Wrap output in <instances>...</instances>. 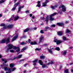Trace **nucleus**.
Wrapping results in <instances>:
<instances>
[{
	"label": "nucleus",
	"mask_w": 73,
	"mask_h": 73,
	"mask_svg": "<svg viewBox=\"0 0 73 73\" xmlns=\"http://www.w3.org/2000/svg\"><path fill=\"white\" fill-rule=\"evenodd\" d=\"M8 49H14L15 50L16 49H17V52H18V54H19L20 52H19L20 50V48L19 47H14L13 45H11V44H9L8 45Z\"/></svg>",
	"instance_id": "nucleus-1"
},
{
	"label": "nucleus",
	"mask_w": 73,
	"mask_h": 73,
	"mask_svg": "<svg viewBox=\"0 0 73 73\" xmlns=\"http://www.w3.org/2000/svg\"><path fill=\"white\" fill-rule=\"evenodd\" d=\"M3 66H5V67H4V70L5 71H6V70H7L8 71V72H6L5 73H10L11 72V68H8V64H6L4 65V64H3V65H1V68H3Z\"/></svg>",
	"instance_id": "nucleus-2"
},
{
	"label": "nucleus",
	"mask_w": 73,
	"mask_h": 73,
	"mask_svg": "<svg viewBox=\"0 0 73 73\" xmlns=\"http://www.w3.org/2000/svg\"><path fill=\"white\" fill-rule=\"evenodd\" d=\"M57 13H54L53 14L50 15V21H53V20H54V18H52L53 16H55L56 15Z\"/></svg>",
	"instance_id": "nucleus-3"
},
{
	"label": "nucleus",
	"mask_w": 73,
	"mask_h": 73,
	"mask_svg": "<svg viewBox=\"0 0 73 73\" xmlns=\"http://www.w3.org/2000/svg\"><path fill=\"white\" fill-rule=\"evenodd\" d=\"M61 8H62V12H66V8L63 5H62L61 6H60L59 7V9H60Z\"/></svg>",
	"instance_id": "nucleus-4"
},
{
	"label": "nucleus",
	"mask_w": 73,
	"mask_h": 73,
	"mask_svg": "<svg viewBox=\"0 0 73 73\" xmlns=\"http://www.w3.org/2000/svg\"><path fill=\"white\" fill-rule=\"evenodd\" d=\"M54 41L55 42H56V44L58 45L61 43V40H58L57 39L54 40Z\"/></svg>",
	"instance_id": "nucleus-5"
},
{
	"label": "nucleus",
	"mask_w": 73,
	"mask_h": 73,
	"mask_svg": "<svg viewBox=\"0 0 73 73\" xmlns=\"http://www.w3.org/2000/svg\"><path fill=\"white\" fill-rule=\"evenodd\" d=\"M18 37V34L17 33L16 35H15V36H14V37L13 38L12 40H11L12 42H13V41H15L16 39Z\"/></svg>",
	"instance_id": "nucleus-6"
},
{
	"label": "nucleus",
	"mask_w": 73,
	"mask_h": 73,
	"mask_svg": "<svg viewBox=\"0 0 73 73\" xmlns=\"http://www.w3.org/2000/svg\"><path fill=\"white\" fill-rule=\"evenodd\" d=\"M11 17L12 18H14V21H16V20H17L19 18V17L18 16L14 17V15H13Z\"/></svg>",
	"instance_id": "nucleus-7"
},
{
	"label": "nucleus",
	"mask_w": 73,
	"mask_h": 73,
	"mask_svg": "<svg viewBox=\"0 0 73 73\" xmlns=\"http://www.w3.org/2000/svg\"><path fill=\"white\" fill-rule=\"evenodd\" d=\"M57 25L59 26V27H62V26H64V24L63 23H57Z\"/></svg>",
	"instance_id": "nucleus-8"
},
{
	"label": "nucleus",
	"mask_w": 73,
	"mask_h": 73,
	"mask_svg": "<svg viewBox=\"0 0 73 73\" xmlns=\"http://www.w3.org/2000/svg\"><path fill=\"white\" fill-rule=\"evenodd\" d=\"M38 61V59H37L33 61V62L34 63V64H33V65H36V63L35 62H37Z\"/></svg>",
	"instance_id": "nucleus-9"
},
{
	"label": "nucleus",
	"mask_w": 73,
	"mask_h": 73,
	"mask_svg": "<svg viewBox=\"0 0 73 73\" xmlns=\"http://www.w3.org/2000/svg\"><path fill=\"white\" fill-rule=\"evenodd\" d=\"M48 0H46V1L44 3H43V7H45L46 5V3H48Z\"/></svg>",
	"instance_id": "nucleus-10"
},
{
	"label": "nucleus",
	"mask_w": 73,
	"mask_h": 73,
	"mask_svg": "<svg viewBox=\"0 0 73 73\" xmlns=\"http://www.w3.org/2000/svg\"><path fill=\"white\" fill-rule=\"evenodd\" d=\"M42 39H43V37H42V36L39 39V43H41V41H42Z\"/></svg>",
	"instance_id": "nucleus-11"
},
{
	"label": "nucleus",
	"mask_w": 73,
	"mask_h": 73,
	"mask_svg": "<svg viewBox=\"0 0 73 73\" xmlns=\"http://www.w3.org/2000/svg\"><path fill=\"white\" fill-rule=\"evenodd\" d=\"M63 34V32L62 31H60L58 32V35H59V36H61V35H62Z\"/></svg>",
	"instance_id": "nucleus-12"
},
{
	"label": "nucleus",
	"mask_w": 73,
	"mask_h": 73,
	"mask_svg": "<svg viewBox=\"0 0 73 73\" xmlns=\"http://www.w3.org/2000/svg\"><path fill=\"white\" fill-rule=\"evenodd\" d=\"M24 7V6H23L21 7H20L18 8V12H19L20 11H21V9H22V8H23V7Z\"/></svg>",
	"instance_id": "nucleus-13"
},
{
	"label": "nucleus",
	"mask_w": 73,
	"mask_h": 73,
	"mask_svg": "<svg viewBox=\"0 0 73 73\" xmlns=\"http://www.w3.org/2000/svg\"><path fill=\"white\" fill-rule=\"evenodd\" d=\"M31 45H36L37 44V42H36L34 41V42H31L30 43Z\"/></svg>",
	"instance_id": "nucleus-14"
},
{
	"label": "nucleus",
	"mask_w": 73,
	"mask_h": 73,
	"mask_svg": "<svg viewBox=\"0 0 73 73\" xmlns=\"http://www.w3.org/2000/svg\"><path fill=\"white\" fill-rule=\"evenodd\" d=\"M5 41L6 40L5 39H3L1 41H0V43H3V44H4L5 42Z\"/></svg>",
	"instance_id": "nucleus-15"
},
{
	"label": "nucleus",
	"mask_w": 73,
	"mask_h": 73,
	"mask_svg": "<svg viewBox=\"0 0 73 73\" xmlns=\"http://www.w3.org/2000/svg\"><path fill=\"white\" fill-rule=\"evenodd\" d=\"M49 20V16L48 15L46 17L45 19V20L44 21H46V22H48V20Z\"/></svg>",
	"instance_id": "nucleus-16"
},
{
	"label": "nucleus",
	"mask_w": 73,
	"mask_h": 73,
	"mask_svg": "<svg viewBox=\"0 0 73 73\" xmlns=\"http://www.w3.org/2000/svg\"><path fill=\"white\" fill-rule=\"evenodd\" d=\"M29 31V29L27 28L26 29L24 30V32H28Z\"/></svg>",
	"instance_id": "nucleus-17"
},
{
	"label": "nucleus",
	"mask_w": 73,
	"mask_h": 73,
	"mask_svg": "<svg viewBox=\"0 0 73 73\" xmlns=\"http://www.w3.org/2000/svg\"><path fill=\"white\" fill-rule=\"evenodd\" d=\"M13 25H9L8 27V28H12V27H13Z\"/></svg>",
	"instance_id": "nucleus-18"
},
{
	"label": "nucleus",
	"mask_w": 73,
	"mask_h": 73,
	"mask_svg": "<svg viewBox=\"0 0 73 73\" xmlns=\"http://www.w3.org/2000/svg\"><path fill=\"white\" fill-rule=\"evenodd\" d=\"M15 66V64H10V68H13Z\"/></svg>",
	"instance_id": "nucleus-19"
},
{
	"label": "nucleus",
	"mask_w": 73,
	"mask_h": 73,
	"mask_svg": "<svg viewBox=\"0 0 73 73\" xmlns=\"http://www.w3.org/2000/svg\"><path fill=\"white\" fill-rule=\"evenodd\" d=\"M1 61H4L5 63H6L7 62V60L5 59H1Z\"/></svg>",
	"instance_id": "nucleus-20"
},
{
	"label": "nucleus",
	"mask_w": 73,
	"mask_h": 73,
	"mask_svg": "<svg viewBox=\"0 0 73 73\" xmlns=\"http://www.w3.org/2000/svg\"><path fill=\"white\" fill-rule=\"evenodd\" d=\"M19 2H17V3H15V4L14 5V7H17V5H19Z\"/></svg>",
	"instance_id": "nucleus-21"
},
{
	"label": "nucleus",
	"mask_w": 73,
	"mask_h": 73,
	"mask_svg": "<svg viewBox=\"0 0 73 73\" xmlns=\"http://www.w3.org/2000/svg\"><path fill=\"white\" fill-rule=\"evenodd\" d=\"M27 49V48L26 47H24L23 48L22 50L21 51V52H24V50H25V49Z\"/></svg>",
	"instance_id": "nucleus-22"
},
{
	"label": "nucleus",
	"mask_w": 73,
	"mask_h": 73,
	"mask_svg": "<svg viewBox=\"0 0 73 73\" xmlns=\"http://www.w3.org/2000/svg\"><path fill=\"white\" fill-rule=\"evenodd\" d=\"M52 49H53V48H50V50H48V52L51 53V54H52V51L50 50H52Z\"/></svg>",
	"instance_id": "nucleus-23"
},
{
	"label": "nucleus",
	"mask_w": 73,
	"mask_h": 73,
	"mask_svg": "<svg viewBox=\"0 0 73 73\" xmlns=\"http://www.w3.org/2000/svg\"><path fill=\"white\" fill-rule=\"evenodd\" d=\"M67 52V51L66 50H65L64 51L63 53V55H64V56H65L66 55V53Z\"/></svg>",
	"instance_id": "nucleus-24"
},
{
	"label": "nucleus",
	"mask_w": 73,
	"mask_h": 73,
	"mask_svg": "<svg viewBox=\"0 0 73 73\" xmlns=\"http://www.w3.org/2000/svg\"><path fill=\"white\" fill-rule=\"evenodd\" d=\"M45 56H40V59H44V58H45Z\"/></svg>",
	"instance_id": "nucleus-25"
},
{
	"label": "nucleus",
	"mask_w": 73,
	"mask_h": 73,
	"mask_svg": "<svg viewBox=\"0 0 73 73\" xmlns=\"http://www.w3.org/2000/svg\"><path fill=\"white\" fill-rule=\"evenodd\" d=\"M9 42V38H8L6 40V43H8Z\"/></svg>",
	"instance_id": "nucleus-26"
},
{
	"label": "nucleus",
	"mask_w": 73,
	"mask_h": 73,
	"mask_svg": "<svg viewBox=\"0 0 73 73\" xmlns=\"http://www.w3.org/2000/svg\"><path fill=\"white\" fill-rule=\"evenodd\" d=\"M39 62L40 63V64L42 65V64H43V63L42 62V61L41 60H39Z\"/></svg>",
	"instance_id": "nucleus-27"
},
{
	"label": "nucleus",
	"mask_w": 73,
	"mask_h": 73,
	"mask_svg": "<svg viewBox=\"0 0 73 73\" xmlns=\"http://www.w3.org/2000/svg\"><path fill=\"white\" fill-rule=\"evenodd\" d=\"M26 43L25 42H23L21 43L20 44V45H25V44H26Z\"/></svg>",
	"instance_id": "nucleus-28"
},
{
	"label": "nucleus",
	"mask_w": 73,
	"mask_h": 73,
	"mask_svg": "<svg viewBox=\"0 0 73 73\" xmlns=\"http://www.w3.org/2000/svg\"><path fill=\"white\" fill-rule=\"evenodd\" d=\"M69 32H70V30L68 29H67L66 30V33H69Z\"/></svg>",
	"instance_id": "nucleus-29"
},
{
	"label": "nucleus",
	"mask_w": 73,
	"mask_h": 73,
	"mask_svg": "<svg viewBox=\"0 0 73 73\" xmlns=\"http://www.w3.org/2000/svg\"><path fill=\"white\" fill-rule=\"evenodd\" d=\"M48 29H49V27H46L45 28V29L44 30L45 31H46Z\"/></svg>",
	"instance_id": "nucleus-30"
},
{
	"label": "nucleus",
	"mask_w": 73,
	"mask_h": 73,
	"mask_svg": "<svg viewBox=\"0 0 73 73\" xmlns=\"http://www.w3.org/2000/svg\"><path fill=\"white\" fill-rule=\"evenodd\" d=\"M5 1L4 0H2L1 1H0V4L1 3H3Z\"/></svg>",
	"instance_id": "nucleus-31"
},
{
	"label": "nucleus",
	"mask_w": 73,
	"mask_h": 73,
	"mask_svg": "<svg viewBox=\"0 0 73 73\" xmlns=\"http://www.w3.org/2000/svg\"><path fill=\"white\" fill-rule=\"evenodd\" d=\"M55 7H57V6H55L54 7V6H52L51 7V8H52V9H54V8H55Z\"/></svg>",
	"instance_id": "nucleus-32"
},
{
	"label": "nucleus",
	"mask_w": 73,
	"mask_h": 73,
	"mask_svg": "<svg viewBox=\"0 0 73 73\" xmlns=\"http://www.w3.org/2000/svg\"><path fill=\"white\" fill-rule=\"evenodd\" d=\"M4 26H5V24L4 23H2L0 25L1 27H4Z\"/></svg>",
	"instance_id": "nucleus-33"
},
{
	"label": "nucleus",
	"mask_w": 73,
	"mask_h": 73,
	"mask_svg": "<svg viewBox=\"0 0 73 73\" xmlns=\"http://www.w3.org/2000/svg\"><path fill=\"white\" fill-rule=\"evenodd\" d=\"M55 49L56 50H60V48L59 47H56V48Z\"/></svg>",
	"instance_id": "nucleus-34"
},
{
	"label": "nucleus",
	"mask_w": 73,
	"mask_h": 73,
	"mask_svg": "<svg viewBox=\"0 0 73 73\" xmlns=\"http://www.w3.org/2000/svg\"><path fill=\"white\" fill-rule=\"evenodd\" d=\"M53 64V62L51 61L50 63H48V65H49L50 64Z\"/></svg>",
	"instance_id": "nucleus-35"
},
{
	"label": "nucleus",
	"mask_w": 73,
	"mask_h": 73,
	"mask_svg": "<svg viewBox=\"0 0 73 73\" xmlns=\"http://www.w3.org/2000/svg\"><path fill=\"white\" fill-rule=\"evenodd\" d=\"M16 7H13V9H12V11H15V9H16Z\"/></svg>",
	"instance_id": "nucleus-36"
},
{
	"label": "nucleus",
	"mask_w": 73,
	"mask_h": 73,
	"mask_svg": "<svg viewBox=\"0 0 73 73\" xmlns=\"http://www.w3.org/2000/svg\"><path fill=\"white\" fill-rule=\"evenodd\" d=\"M45 66H46V65L45 64H43L42 65V68H45Z\"/></svg>",
	"instance_id": "nucleus-37"
},
{
	"label": "nucleus",
	"mask_w": 73,
	"mask_h": 73,
	"mask_svg": "<svg viewBox=\"0 0 73 73\" xmlns=\"http://www.w3.org/2000/svg\"><path fill=\"white\" fill-rule=\"evenodd\" d=\"M36 7H41V5L40 4H38L36 5Z\"/></svg>",
	"instance_id": "nucleus-38"
},
{
	"label": "nucleus",
	"mask_w": 73,
	"mask_h": 73,
	"mask_svg": "<svg viewBox=\"0 0 73 73\" xmlns=\"http://www.w3.org/2000/svg\"><path fill=\"white\" fill-rule=\"evenodd\" d=\"M64 72H65V73H68V70H66L64 71Z\"/></svg>",
	"instance_id": "nucleus-39"
},
{
	"label": "nucleus",
	"mask_w": 73,
	"mask_h": 73,
	"mask_svg": "<svg viewBox=\"0 0 73 73\" xmlns=\"http://www.w3.org/2000/svg\"><path fill=\"white\" fill-rule=\"evenodd\" d=\"M41 50V49L37 48L35 49V50Z\"/></svg>",
	"instance_id": "nucleus-40"
},
{
	"label": "nucleus",
	"mask_w": 73,
	"mask_h": 73,
	"mask_svg": "<svg viewBox=\"0 0 73 73\" xmlns=\"http://www.w3.org/2000/svg\"><path fill=\"white\" fill-rule=\"evenodd\" d=\"M22 56V55H20L18 56V58H21V57Z\"/></svg>",
	"instance_id": "nucleus-41"
},
{
	"label": "nucleus",
	"mask_w": 73,
	"mask_h": 73,
	"mask_svg": "<svg viewBox=\"0 0 73 73\" xmlns=\"http://www.w3.org/2000/svg\"><path fill=\"white\" fill-rule=\"evenodd\" d=\"M10 51V52H11V53H13V52H14V50H11Z\"/></svg>",
	"instance_id": "nucleus-42"
},
{
	"label": "nucleus",
	"mask_w": 73,
	"mask_h": 73,
	"mask_svg": "<svg viewBox=\"0 0 73 73\" xmlns=\"http://www.w3.org/2000/svg\"><path fill=\"white\" fill-rule=\"evenodd\" d=\"M13 20V19H12V18H11V19H10L9 20H8V21H9V22H10V21H11V20Z\"/></svg>",
	"instance_id": "nucleus-43"
},
{
	"label": "nucleus",
	"mask_w": 73,
	"mask_h": 73,
	"mask_svg": "<svg viewBox=\"0 0 73 73\" xmlns=\"http://www.w3.org/2000/svg\"><path fill=\"white\" fill-rule=\"evenodd\" d=\"M63 40H66V37H63Z\"/></svg>",
	"instance_id": "nucleus-44"
},
{
	"label": "nucleus",
	"mask_w": 73,
	"mask_h": 73,
	"mask_svg": "<svg viewBox=\"0 0 73 73\" xmlns=\"http://www.w3.org/2000/svg\"><path fill=\"white\" fill-rule=\"evenodd\" d=\"M40 32L41 33H44V31L42 30H41L40 31Z\"/></svg>",
	"instance_id": "nucleus-45"
},
{
	"label": "nucleus",
	"mask_w": 73,
	"mask_h": 73,
	"mask_svg": "<svg viewBox=\"0 0 73 73\" xmlns=\"http://www.w3.org/2000/svg\"><path fill=\"white\" fill-rule=\"evenodd\" d=\"M16 69V68H13L12 69V71H14Z\"/></svg>",
	"instance_id": "nucleus-46"
},
{
	"label": "nucleus",
	"mask_w": 73,
	"mask_h": 73,
	"mask_svg": "<svg viewBox=\"0 0 73 73\" xmlns=\"http://www.w3.org/2000/svg\"><path fill=\"white\" fill-rule=\"evenodd\" d=\"M28 41L29 43H30V42H31V39H29Z\"/></svg>",
	"instance_id": "nucleus-47"
},
{
	"label": "nucleus",
	"mask_w": 73,
	"mask_h": 73,
	"mask_svg": "<svg viewBox=\"0 0 73 73\" xmlns=\"http://www.w3.org/2000/svg\"><path fill=\"white\" fill-rule=\"evenodd\" d=\"M40 19H41V20H43V19H44V17H41Z\"/></svg>",
	"instance_id": "nucleus-48"
},
{
	"label": "nucleus",
	"mask_w": 73,
	"mask_h": 73,
	"mask_svg": "<svg viewBox=\"0 0 73 73\" xmlns=\"http://www.w3.org/2000/svg\"><path fill=\"white\" fill-rule=\"evenodd\" d=\"M51 27H55V26L54 25H51Z\"/></svg>",
	"instance_id": "nucleus-49"
},
{
	"label": "nucleus",
	"mask_w": 73,
	"mask_h": 73,
	"mask_svg": "<svg viewBox=\"0 0 73 73\" xmlns=\"http://www.w3.org/2000/svg\"><path fill=\"white\" fill-rule=\"evenodd\" d=\"M68 23H69V21H66L65 22V23L66 24H68Z\"/></svg>",
	"instance_id": "nucleus-50"
},
{
	"label": "nucleus",
	"mask_w": 73,
	"mask_h": 73,
	"mask_svg": "<svg viewBox=\"0 0 73 73\" xmlns=\"http://www.w3.org/2000/svg\"><path fill=\"white\" fill-rule=\"evenodd\" d=\"M29 16L30 17H32V14H30L29 15Z\"/></svg>",
	"instance_id": "nucleus-51"
},
{
	"label": "nucleus",
	"mask_w": 73,
	"mask_h": 73,
	"mask_svg": "<svg viewBox=\"0 0 73 73\" xmlns=\"http://www.w3.org/2000/svg\"><path fill=\"white\" fill-rule=\"evenodd\" d=\"M29 11H25L26 13H29Z\"/></svg>",
	"instance_id": "nucleus-52"
},
{
	"label": "nucleus",
	"mask_w": 73,
	"mask_h": 73,
	"mask_svg": "<svg viewBox=\"0 0 73 73\" xmlns=\"http://www.w3.org/2000/svg\"><path fill=\"white\" fill-rule=\"evenodd\" d=\"M32 19H35V17H34V16H33L32 17Z\"/></svg>",
	"instance_id": "nucleus-53"
},
{
	"label": "nucleus",
	"mask_w": 73,
	"mask_h": 73,
	"mask_svg": "<svg viewBox=\"0 0 73 73\" xmlns=\"http://www.w3.org/2000/svg\"><path fill=\"white\" fill-rule=\"evenodd\" d=\"M27 65L28 64H25L24 66L25 67V66H27Z\"/></svg>",
	"instance_id": "nucleus-54"
},
{
	"label": "nucleus",
	"mask_w": 73,
	"mask_h": 73,
	"mask_svg": "<svg viewBox=\"0 0 73 73\" xmlns=\"http://www.w3.org/2000/svg\"><path fill=\"white\" fill-rule=\"evenodd\" d=\"M73 63H70V65H73Z\"/></svg>",
	"instance_id": "nucleus-55"
},
{
	"label": "nucleus",
	"mask_w": 73,
	"mask_h": 73,
	"mask_svg": "<svg viewBox=\"0 0 73 73\" xmlns=\"http://www.w3.org/2000/svg\"><path fill=\"white\" fill-rule=\"evenodd\" d=\"M34 30H36V29H37V27H35L34 28Z\"/></svg>",
	"instance_id": "nucleus-56"
},
{
	"label": "nucleus",
	"mask_w": 73,
	"mask_h": 73,
	"mask_svg": "<svg viewBox=\"0 0 73 73\" xmlns=\"http://www.w3.org/2000/svg\"><path fill=\"white\" fill-rule=\"evenodd\" d=\"M26 72H27V70H25L23 71V72H24V73H26Z\"/></svg>",
	"instance_id": "nucleus-57"
},
{
	"label": "nucleus",
	"mask_w": 73,
	"mask_h": 73,
	"mask_svg": "<svg viewBox=\"0 0 73 73\" xmlns=\"http://www.w3.org/2000/svg\"><path fill=\"white\" fill-rule=\"evenodd\" d=\"M38 4H40V1H38Z\"/></svg>",
	"instance_id": "nucleus-58"
},
{
	"label": "nucleus",
	"mask_w": 73,
	"mask_h": 73,
	"mask_svg": "<svg viewBox=\"0 0 73 73\" xmlns=\"http://www.w3.org/2000/svg\"><path fill=\"white\" fill-rule=\"evenodd\" d=\"M16 57H14L13 58V60H15V59H16Z\"/></svg>",
	"instance_id": "nucleus-59"
},
{
	"label": "nucleus",
	"mask_w": 73,
	"mask_h": 73,
	"mask_svg": "<svg viewBox=\"0 0 73 73\" xmlns=\"http://www.w3.org/2000/svg\"><path fill=\"white\" fill-rule=\"evenodd\" d=\"M60 13L61 14V15H62V12H60Z\"/></svg>",
	"instance_id": "nucleus-60"
},
{
	"label": "nucleus",
	"mask_w": 73,
	"mask_h": 73,
	"mask_svg": "<svg viewBox=\"0 0 73 73\" xmlns=\"http://www.w3.org/2000/svg\"><path fill=\"white\" fill-rule=\"evenodd\" d=\"M71 72H73V69H72L71 70Z\"/></svg>",
	"instance_id": "nucleus-61"
},
{
	"label": "nucleus",
	"mask_w": 73,
	"mask_h": 73,
	"mask_svg": "<svg viewBox=\"0 0 73 73\" xmlns=\"http://www.w3.org/2000/svg\"><path fill=\"white\" fill-rule=\"evenodd\" d=\"M0 17H2V15L1 14H0Z\"/></svg>",
	"instance_id": "nucleus-62"
},
{
	"label": "nucleus",
	"mask_w": 73,
	"mask_h": 73,
	"mask_svg": "<svg viewBox=\"0 0 73 73\" xmlns=\"http://www.w3.org/2000/svg\"><path fill=\"white\" fill-rule=\"evenodd\" d=\"M16 1H17V0H15L14 1V3H16Z\"/></svg>",
	"instance_id": "nucleus-63"
},
{
	"label": "nucleus",
	"mask_w": 73,
	"mask_h": 73,
	"mask_svg": "<svg viewBox=\"0 0 73 73\" xmlns=\"http://www.w3.org/2000/svg\"><path fill=\"white\" fill-rule=\"evenodd\" d=\"M1 73H4V72H3V71H2L1 72Z\"/></svg>",
	"instance_id": "nucleus-64"
}]
</instances>
